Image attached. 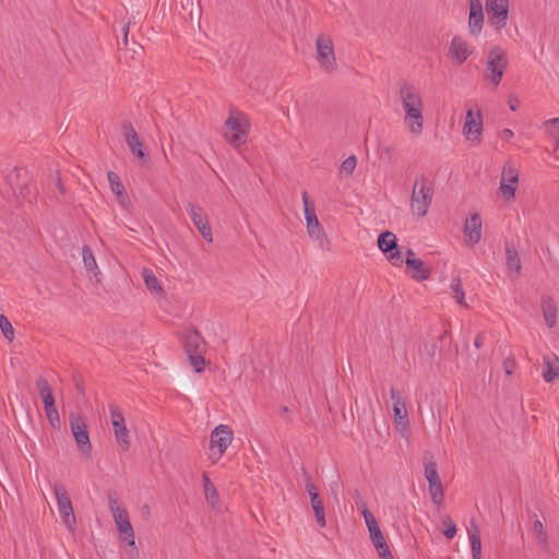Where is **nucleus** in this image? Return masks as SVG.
Returning <instances> with one entry per match:
<instances>
[{
	"mask_svg": "<svg viewBox=\"0 0 559 559\" xmlns=\"http://www.w3.org/2000/svg\"><path fill=\"white\" fill-rule=\"evenodd\" d=\"M400 97L405 110L404 122L406 127L413 134H420L424 128V104L421 96L414 86L404 83L400 88Z\"/></svg>",
	"mask_w": 559,
	"mask_h": 559,
	"instance_id": "1",
	"label": "nucleus"
},
{
	"mask_svg": "<svg viewBox=\"0 0 559 559\" xmlns=\"http://www.w3.org/2000/svg\"><path fill=\"white\" fill-rule=\"evenodd\" d=\"M508 63L507 52L501 47L493 46L487 53L485 78L493 86H499Z\"/></svg>",
	"mask_w": 559,
	"mask_h": 559,
	"instance_id": "2",
	"label": "nucleus"
},
{
	"mask_svg": "<svg viewBox=\"0 0 559 559\" xmlns=\"http://www.w3.org/2000/svg\"><path fill=\"white\" fill-rule=\"evenodd\" d=\"M433 189L431 188L428 178L420 176L415 180L412 198L411 207L415 214L419 217L426 216L428 209L432 202Z\"/></svg>",
	"mask_w": 559,
	"mask_h": 559,
	"instance_id": "3",
	"label": "nucleus"
},
{
	"mask_svg": "<svg viewBox=\"0 0 559 559\" xmlns=\"http://www.w3.org/2000/svg\"><path fill=\"white\" fill-rule=\"evenodd\" d=\"M108 504L117 530L123 535L124 540H127L130 546H134V531L130 523L128 512L124 508L119 506L115 498V492H108Z\"/></svg>",
	"mask_w": 559,
	"mask_h": 559,
	"instance_id": "4",
	"label": "nucleus"
},
{
	"mask_svg": "<svg viewBox=\"0 0 559 559\" xmlns=\"http://www.w3.org/2000/svg\"><path fill=\"white\" fill-rule=\"evenodd\" d=\"M36 388L44 403L45 413L49 424L51 425L52 428L59 429L60 417L55 404V397L51 385L49 384L46 378L40 377L36 380Z\"/></svg>",
	"mask_w": 559,
	"mask_h": 559,
	"instance_id": "5",
	"label": "nucleus"
},
{
	"mask_svg": "<svg viewBox=\"0 0 559 559\" xmlns=\"http://www.w3.org/2000/svg\"><path fill=\"white\" fill-rule=\"evenodd\" d=\"M69 423L79 451L86 457L90 456L92 444L90 441L87 425L84 418L80 414L70 413Z\"/></svg>",
	"mask_w": 559,
	"mask_h": 559,
	"instance_id": "6",
	"label": "nucleus"
},
{
	"mask_svg": "<svg viewBox=\"0 0 559 559\" xmlns=\"http://www.w3.org/2000/svg\"><path fill=\"white\" fill-rule=\"evenodd\" d=\"M302 201L308 234L310 237L318 240L320 247L323 248L324 245L329 243V239L318 221L313 203L308 200L307 191H302Z\"/></svg>",
	"mask_w": 559,
	"mask_h": 559,
	"instance_id": "7",
	"label": "nucleus"
},
{
	"mask_svg": "<svg viewBox=\"0 0 559 559\" xmlns=\"http://www.w3.org/2000/svg\"><path fill=\"white\" fill-rule=\"evenodd\" d=\"M203 337L197 330L190 331L185 336L183 347L189 356L190 362L193 366L195 372H201L204 369V357L201 350Z\"/></svg>",
	"mask_w": 559,
	"mask_h": 559,
	"instance_id": "8",
	"label": "nucleus"
},
{
	"mask_svg": "<svg viewBox=\"0 0 559 559\" xmlns=\"http://www.w3.org/2000/svg\"><path fill=\"white\" fill-rule=\"evenodd\" d=\"M317 61L326 73H333L337 69L333 43L330 37L320 35L316 40Z\"/></svg>",
	"mask_w": 559,
	"mask_h": 559,
	"instance_id": "9",
	"label": "nucleus"
},
{
	"mask_svg": "<svg viewBox=\"0 0 559 559\" xmlns=\"http://www.w3.org/2000/svg\"><path fill=\"white\" fill-rule=\"evenodd\" d=\"M53 491L62 521L70 531H73L75 527V516L68 490L62 483H56Z\"/></svg>",
	"mask_w": 559,
	"mask_h": 559,
	"instance_id": "10",
	"label": "nucleus"
},
{
	"mask_svg": "<svg viewBox=\"0 0 559 559\" xmlns=\"http://www.w3.org/2000/svg\"><path fill=\"white\" fill-rule=\"evenodd\" d=\"M109 413L116 441L122 451H127L130 448V437L124 416L115 403L109 404Z\"/></svg>",
	"mask_w": 559,
	"mask_h": 559,
	"instance_id": "11",
	"label": "nucleus"
},
{
	"mask_svg": "<svg viewBox=\"0 0 559 559\" xmlns=\"http://www.w3.org/2000/svg\"><path fill=\"white\" fill-rule=\"evenodd\" d=\"M488 23L497 31L506 27L509 17V0H486Z\"/></svg>",
	"mask_w": 559,
	"mask_h": 559,
	"instance_id": "12",
	"label": "nucleus"
},
{
	"mask_svg": "<svg viewBox=\"0 0 559 559\" xmlns=\"http://www.w3.org/2000/svg\"><path fill=\"white\" fill-rule=\"evenodd\" d=\"M233 441V430L227 425H218L211 432L210 450L212 455H217L215 461L222 457Z\"/></svg>",
	"mask_w": 559,
	"mask_h": 559,
	"instance_id": "13",
	"label": "nucleus"
},
{
	"mask_svg": "<svg viewBox=\"0 0 559 559\" xmlns=\"http://www.w3.org/2000/svg\"><path fill=\"white\" fill-rule=\"evenodd\" d=\"M225 126L230 131V133H225L226 141L234 148L238 150L246 144L248 139V123L243 124L239 118L229 116L225 121Z\"/></svg>",
	"mask_w": 559,
	"mask_h": 559,
	"instance_id": "14",
	"label": "nucleus"
},
{
	"mask_svg": "<svg viewBox=\"0 0 559 559\" xmlns=\"http://www.w3.org/2000/svg\"><path fill=\"white\" fill-rule=\"evenodd\" d=\"M122 134L126 139L128 146L130 147L132 154L143 160L147 162L148 155L145 153L144 144L141 141L138 132L133 128L132 123L128 120L123 121L121 124Z\"/></svg>",
	"mask_w": 559,
	"mask_h": 559,
	"instance_id": "15",
	"label": "nucleus"
},
{
	"mask_svg": "<svg viewBox=\"0 0 559 559\" xmlns=\"http://www.w3.org/2000/svg\"><path fill=\"white\" fill-rule=\"evenodd\" d=\"M483 131V114L481 109L477 108L474 114L473 108L466 111L465 121L463 126V134L469 141L480 142V135Z\"/></svg>",
	"mask_w": 559,
	"mask_h": 559,
	"instance_id": "16",
	"label": "nucleus"
},
{
	"mask_svg": "<svg viewBox=\"0 0 559 559\" xmlns=\"http://www.w3.org/2000/svg\"><path fill=\"white\" fill-rule=\"evenodd\" d=\"M188 212L193 222L194 226L198 228L202 237L207 241H213L212 229L209 224V219L203 209L200 205L193 204L191 202L188 203Z\"/></svg>",
	"mask_w": 559,
	"mask_h": 559,
	"instance_id": "17",
	"label": "nucleus"
},
{
	"mask_svg": "<svg viewBox=\"0 0 559 559\" xmlns=\"http://www.w3.org/2000/svg\"><path fill=\"white\" fill-rule=\"evenodd\" d=\"M473 53V49L468 43L459 35H455L450 44L447 57L457 66L463 64Z\"/></svg>",
	"mask_w": 559,
	"mask_h": 559,
	"instance_id": "18",
	"label": "nucleus"
},
{
	"mask_svg": "<svg viewBox=\"0 0 559 559\" xmlns=\"http://www.w3.org/2000/svg\"><path fill=\"white\" fill-rule=\"evenodd\" d=\"M306 491L310 497V503L314 512L317 524L320 527H324L326 525V521L323 500L320 498L318 489L316 485L312 483L310 476H308L306 480Z\"/></svg>",
	"mask_w": 559,
	"mask_h": 559,
	"instance_id": "19",
	"label": "nucleus"
},
{
	"mask_svg": "<svg viewBox=\"0 0 559 559\" xmlns=\"http://www.w3.org/2000/svg\"><path fill=\"white\" fill-rule=\"evenodd\" d=\"M484 25V12L480 0H469L468 32L478 36Z\"/></svg>",
	"mask_w": 559,
	"mask_h": 559,
	"instance_id": "20",
	"label": "nucleus"
},
{
	"mask_svg": "<svg viewBox=\"0 0 559 559\" xmlns=\"http://www.w3.org/2000/svg\"><path fill=\"white\" fill-rule=\"evenodd\" d=\"M391 400L393 402V415L397 426L406 427L408 425L407 409L401 393L394 388L390 390Z\"/></svg>",
	"mask_w": 559,
	"mask_h": 559,
	"instance_id": "21",
	"label": "nucleus"
},
{
	"mask_svg": "<svg viewBox=\"0 0 559 559\" xmlns=\"http://www.w3.org/2000/svg\"><path fill=\"white\" fill-rule=\"evenodd\" d=\"M464 236L466 241L475 245L480 241L481 238V218L478 213L471 215L464 224Z\"/></svg>",
	"mask_w": 559,
	"mask_h": 559,
	"instance_id": "22",
	"label": "nucleus"
},
{
	"mask_svg": "<svg viewBox=\"0 0 559 559\" xmlns=\"http://www.w3.org/2000/svg\"><path fill=\"white\" fill-rule=\"evenodd\" d=\"M370 534L371 542L378 552L380 559H393V556L390 551V548L386 544V540L380 530V527H374L368 530Z\"/></svg>",
	"mask_w": 559,
	"mask_h": 559,
	"instance_id": "23",
	"label": "nucleus"
},
{
	"mask_svg": "<svg viewBox=\"0 0 559 559\" xmlns=\"http://www.w3.org/2000/svg\"><path fill=\"white\" fill-rule=\"evenodd\" d=\"M542 310L546 324L549 328H554L557 322V306L555 304V300L550 296H542Z\"/></svg>",
	"mask_w": 559,
	"mask_h": 559,
	"instance_id": "24",
	"label": "nucleus"
},
{
	"mask_svg": "<svg viewBox=\"0 0 559 559\" xmlns=\"http://www.w3.org/2000/svg\"><path fill=\"white\" fill-rule=\"evenodd\" d=\"M469 540H471V551L472 559H480L481 558V536L480 530L475 520L471 521Z\"/></svg>",
	"mask_w": 559,
	"mask_h": 559,
	"instance_id": "25",
	"label": "nucleus"
},
{
	"mask_svg": "<svg viewBox=\"0 0 559 559\" xmlns=\"http://www.w3.org/2000/svg\"><path fill=\"white\" fill-rule=\"evenodd\" d=\"M406 266L412 270V277L416 281H425L429 278L431 270L425 267L424 262L420 259H408L405 260Z\"/></svg>",
	"mask_w": 559,
	"mask_h": 559,
	"instance_id": "26",
	"label": "nucleus"
},
{
	"mask_svg": "<svg viewBox=\"0 0 559 559\" xmlns=\"http://www.w3.org/2000/svg\"><path fill=\"white\" fill-rule=\"evenodd\" d=\"M543 378L546 382L559 379V358L544 356Z\"/></svg>",
	"mask_w": 559,
	"mask_h": 559,
	"instance_id": "27",
	"label": "nucleus"
},
{
	"mask_svg": "<svg viewBox=\"0 0 559 559\" xmlns=\"http://www.w3.org/2000/svg\"><path fill=\"white\" fill-rule=\"evenodd\" d=\"M142 276L145 283L146 288L157 296L163 297L165 295V290L162 287L159 281L154 275L153 271L151 269L144 267L142 271Z\"/></svg>",
	"mask_w": 559,
	"mask_h": 559,
	"instance_id": "28",
	"label": "nucleus"
},
{
	"mask_svg": "<svg viewBox=\"0 0 559 559\" xmlns=\"http://www.w3.org/2000/svg\"><path fill=\"white\" fill-rule=\"evenodd\" d=\"M506 262L507 267L511 271H515L516 273L521 270V260L518 252V249L513 245V242H506Z\"/></svg>",
	"mask_w": 559,
	"mask_h": 559,
	"instance_id": "29",
	"label": "nucleus"
},
{
	"mask_svg": "<svg viewBox=\"0 0 559 559\" xmlns=\"http://www.w3.org/2000/svg\"><path fill=\"white\" fill-rule=\"evenodd\" d=\"M378 247L379 249L388 254V252L393 251L397 247L396 236L389 230L382 231L378 237Z\"/></svg>",
	"mask_w": 559,
	"mask_h": 559,
	"instance_id": "30",
	"label": "nucleus"
},
{
	"mask_svg": "<svg viewBox=\"0 0 559 559\" xmlns=\"http://www.w3.org/2000/svg\"><path fill=\"white\" fill-rule=\"evenodd\" d=\"M82 257H83V262H84V266H85L86 271L90 272L91 274H93L94 276H96L99 273V270H98L94 253L90 246H87V245L83 246Z\"/></svg>",
	"mask_w": 559,
	"mask_h": 559,
	"instance_id": "31",
	"label": "nucleus"
},
{
	"mask_svg": "<svg viewBox=\"0 0 559 559\" xmlns=\"http://www.w3.org/2000/svg\"><path fill=\"white\" fill-rule=\"evenodd\" d=\"M428 455H429L428 452H426L424 455L425 477L428 483L440 480L439 473H438V465L433 460H428Z\"/></svg>",
	"mask_w": 559,
	"mask_h": 559,
	"instance_id": "32",
	"label": "nucleus"
},
{
	"mask_svg": "<svg viewBox=\"0 0 559 559\" xmlns=\"http://www.w3.org/2000/svg\"><path fill=\"white\" fill-rule=\"evenodd\" d=\"M428 485L432 502L437 506H440L444 499V491L441 480L430 481Z\"/></svg>",
	"mask_w": 559,
	"mask_h": 559,
	"instance_id": "33",
	"label": "nucleus"
},
{
	"mask_svg": "<svg viewBox=\"0 0 559 559\" xmlns=\"http://www.w3.org/2000/svg\"><path fill=\"white\" fill-rule=\"evenodd\" d=\"M203 480H204V493L205 499L211 504H214L218 500V492L215 488V486L212 484L211 479L209 478L207 474H203Z\"/></svg>",
	"mask_w": 559,
	"mask_h": 559,
	"instance_id": "34",
	"label": "nucleus"
},
{
	"mask_svg": "<svg viewBox=\"0 0 559 559\" xmlns=\"http://www.w3.org/2000/svg\"><path fill=\"white\" fill-rule=\"evenodd\" d=\"M548 134L555 141V150L559 147V118H552L545 122Z\"/></svg>",
	"mask_w": 559,
	"mask_h": 559,
	"instance_id": "35",
	"label": "nucleus"
},
{
	"mask_svg": "<svg viewBox=\"0 0 559 559\" xmlns=\"http://www.w3.org/2000/svg\"><path fill=\"white\" fill-rule=\"evenodd\" d=\"M501 181L506 183L516 185L519 181V173L510 164H507L503 166L502 174H501Z\"/></svg>",
	"mask_w": 559,
	"mask_h": 559,
	"instance_id": "36",
	"label": "nucleus"
},
{
	"mask_svg": "<svg viewBox=\"0 0 559 559\" xmlns=\"http://www.w3.org/2000/svg\"><path fill=\"white\" fill-rule=\"evenodd\" d=\"M107 179L110 185L111 191L117 194H124V186L122 185L119 176L115 171H108L107 173Z\"/></svg>",
	"mask_w": 559,
	"mask_h": 559,
	"instance_id": "37",
	"label": "nucleus"
},
{
	"mask_svg": "<svg viewBox=\"0 0 559 559\" xmlns=\"http://www.w3.org/2000/svg\"><path fill=\"white\" fill-rule=\"evenodd\" d=\"M451 289L454 293V298L463 307H467L465 302V293L462 287V283L460 278H454L451 283Z\"/></svg>",
	"mask_w": 559,
	"mask_h": 559,
	"instance_id": "38",
	"label": "nucleus"
},
{
	"mask_svg": "<svg viewBox=\"0 0 559 559\" xmlns=\"http://www.w3.org/2000/svg\"><path fill=\"white\" fill-rule=\"evenodd\" d=\"M533 532L543 547L547 546V533L542 521L536 520L533 523Z\"/></svg>",
	"mask_w": 559,
	"mask_h": 559,
	"instance_id": "39",
	"label": "nucleus"
},
{
	"mask_svg": "<svg viewBox=\"0 0 559 559\" xmlns=\"http://www.w3.org/2000/svg\"><path fill=\"white\" fill-rule=\"evenodd\" d=\"M0 329H1L3 336L7 340H9V341L13 340L14 329H13L11 322L9 321V319L4 314H0Z\"/></svg>",
	"mask_w": 559,
	"mask_h": 559,
	"instance_id": "40",
	"label": "nucleus"
},
{
	"mask_svg": "<svg viewBox=\"0 0 559 559\" xmlns=\"http://www.w3.org/2000/svg\"><path fill=\"white\" fill-rule=\"evenodd\" d=\"M357 165V158L355 155L348 156L346 159L343 160L341 165V173L345 174L346 176H350Z\"/></svg>",
	"mask_w": 559,
	"mask_h": 559,
	"instance_id": "41",
	"label": "nucleus"
},
{
	"mask_svg": "<svg viewBox=\"0 0 559 559\" xmlns=\"http://www.w3.org/2000/svg\"><path fill=\"white\" fill-rule=\"evenodd\" d=\"M442 524H443V526L445 527V528L443 530V535H444L448 539H452V538L456 535V532H457V528H456L455 523L453 522V520H452L450 516H445V518L442 520Z\"/></svg>",
	"mask_w": 559,
	"mask_h": 559,
	"instance_id": "42",
	"label": "nucleus"
},
{
	"mask_svg": "<svg viewBox=\"0 0 559 559\" xmlns=\"http://www.w3.org/2000/svg\"><path fill=\"white\" fill-rule=\"evenodd\" d=\"M501 194L503 195V198L507 200V201H513L514 198H515V190H516V186L515 185H511V183H506V182H500V188H499Z\"/></svg>",
	"mask_w": 559,
	"mask_h": 559,
	"instance_id": "43",
	"label": "nucleus"
},
{
	"mask_svg": "<svg viewBox=\"0 0 559 559\" xmlns=\"http://www.w3.org/2000/svg\"><path fill=\"white\" fill-rule=\"evenodd\" d=\"M361 513L364 515L368 530L378 527L379 525L374 515L372 514L371 511L368 510L367 504L365 502L361 503Z\"/></svg>",
	"mask_w": 559,
	"mask_h": 559,
	"instance_id": "44",
	"label": "nucleus"
},
{
	"mask_svg": "<svg viewBox=\"0 0 559 559\" xmlns=\"http://www.w3.org/2000/svg\"><path fill=\"white\" fill-rule=\"evenodd\" d=\"M393 146L391 145H379L378 155L380 160L384 163H391L393 157Z\"/></svg>",
	"mask_w": 559,
	"mask_h": 559,
	"instance_id": "45",
	"label": "nucleus"
},
{
	"mask_svg": "<svg viewBox=\"0 0 559 559\" xmlns=\"http://www.w3.org/2000/svg\"><path fill=\"white\" fill-rule=\"evenodd\" d=\"M386 257L388 260L395 266H400L403 263L402 252L400 251L399 247H396V249L393 251L388 252Z\"/></svg>",
	"mask_w": 559,
	"mask_h": 559,
	"instance_id": "46",
	"label": "nucleus"
},
{
	"mask_svg": "<svg viewBox=\"0 0 559 559\" xmlns=\"http://www.w3.org/2000/svg\"><path fill=\"white\" fill-rule=\"evenodd\" d=\"M31 194H32L31 187L28 185H24V186L20 187L19 195H21L23 199H27L28 201H32Z\"/></svg>",
	"mask_w": 559,
	"mask_h": 559,
	"instance_id": "47",
	"label": "nucleus"
},
{
	"mask_svg": "<svg viewBox=\"0 0 559 559\" xmlns=\"http://www.w3.org/2000/svg\"><path fill=\"white\" fill-rule=\"evenodd\" d=\"M118 197V200H119V203L122 207L127 209L128 204H130V199L127 194V192L124 191V194H117Z\"/></svg>",
	"mask_w": 559,
	"mask_h": 559,
	"instance_id": "48",
	"label": "nucleus"
},
{
	"mask_svg": "<svg viewBox=\"0 0 559 559\" xmlns=\"http://www.w3.org/2000/svg\"><path fill=\"white\" fill-rule=\"evenodd\" d=\"M485 336L483 333H478L474 340V346L480 348L484 345Z\"/></svg>",
	"mask_w": 559,
	"mask_h": 559,
	"instance_id": "49",
	"label": "nucleus"
},
{
	"mask_svg": "<svg viewBox=\"0 0 559 559\" xmlns=\"http://www.w3.org/2000/svg\"><path fill=\"white\" fill-rule=\"evenodd\" d=\"M520 105V100L516 97L509 96V106L512 111H515Z\"/></svg>",
	"mask_w": 559,
	"mask_h": 559,
	"instance_id": "50",
	"label": "nucleus"
},
{
	"mask_svg": "<svg viewBox=\"0 0 559 559\" xmlns=\"http://www.w3.org/2000/svg\"><path fill=\"white\" fill-rule=\"evenodd\" d=\"M512 136H513V131L511 129L506 128L500 132V138H502V139L509 140Z\"/></svg>",
	"mask_w": 559,
	"mask_h": 559,
	"instance_id": "51",
	"label": "nucleus"
},
{
	"mask_svg": "<svg viewBox=\"0 0 559 559\" xmlns=\"http://www.w3.org/2000/svg\"><path fill=\"white\" fill-rule=\"evenodd\" d=\"M514 366H515V361L514 360L507 359L504 361V367H506V371H507L508 374L512 373V368Z\"/></svg>",
	"mask_w": 559,
	"mask_h": 559,
	"instance_id": "52",
	"label": "nucleus"
},
{
	"mask_svg": "<svg viewBox=\"0 0 559 559\" xmlns=\"http://www.w3.org/2000/svg\"><path fill=\"white\" fill-rule=\"evenodd\" d=\"M122 31H123V46H127L128 45V32H129V23L126 24L123 27H122Z\"/></svg>",
	"mask_w": 559,
	"mask_h": 559,
	"instance_id": "53",
	"label": "nucleus"
},
{
	"mask_svg": "<svg viewBox=\"0 0 559 559\" xmlns=\"http://www.w3.org/2000/svg\"><path fill=\"white\" fill-rule=\"evenodd\" d=\"M56 186H57V188L59 189V191H60L61 193H63V192H64L63 185H62L61 179H60V177H59V175H58V174H57V182H56Z\"/></svg>",
	"mask_w": 559,
	"mask_h": 559,
	"instance_id": "54",
	"label": "nucleus"
},
{
	"mask_svg": "<svg viewBox=\"0 0 559 559\" xmlns=\"http://www.w3.org/2000/svg\"><path fill=\"white\" fill-rule=\"evenodd\" d=\"M408 259H417L415 257L414 251L412 249H408L407 252H406V260H408Z\"/></svg>",
	"mask_w": 559,
	"mask_h": 559,
	"instance_id": "55",
	"label": "nucleus"
},
{
	"mask_svg": "<svg viewBox=\"0 0 559 559\" xmlns=\"http://www.w3.org/2000/svg\"><path fill=\"white\" fill-rule=\"evenodd\" d=\"M437 345L432 344L431 347L427 350L428 355L433 356L436 354Z\"/></svg>",
	"mask_w": 559,
	"mask_h": 559,
	"instance_id": "56",
	"label": "nucleus"
},
{
	"mask_svg": "<svg viewBox=\"0 0 559 559\" xmlns=\"http://www.w3.org/2000/svg\"><path fill=\"white\" fill-rule=\"evenodd\" d=\"M280 413H281L282 415L287 414V413H289V408H288L287 406H282V407L280 408Z\"/></svg>",
	"mask_w": 559,
	"mask_h": 559,
	"instance_id": "57",
	"label": "nucleus"
},
{
	"mask_svg": "<svg viewBox=\"0 0 559 559\" xmlns=\"http://www.w3.org/2000/svg\"><path fill=\"white\" fill-rule=\"evenodd\" d=\"M447 333H448V332H447V331H444V333H443V334H441V335L439 336V340H440V341H442Z\"/></svg>",
	"mask_w": 559,
	"mask_h": 559,
	"instance_id": "58",
	"label": "nucleus"
}]
</instances>
